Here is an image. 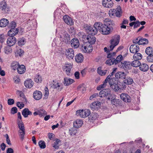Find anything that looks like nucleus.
Wrapping results in <instances>:
<instances>
[{
	"label": "nucleus",
	"mask_w": 153,
	"mask_h": 153,
	"mask_svg": "<svg viewBox=\"0 0 153 153\" xmlns=\"http://www.w3.org/2000/svg\"><path fill=\"white\" fill-rule=\"evenodd\" d=\"M61 38L62 41L66 43H68L70 42V36L67 33H65Z\"/></svg>",
	"instance_id": "nucleus-18"
},
{
	"label": "nucleus",
	"mask_w": 153,
	"mask_h": 153,
	"mask_svg": "<svg viewBox=\"0 0 153 153\" xmlns=\"http://www.w3.org/2000/svg\"><path fill=\"white\" fill-rule=\"evenodd\" d=\"M67 57L70 59H72L74 56V51L73 49L70 48L66 50L65 52Z\"/></svg>",
	"instance_id": "nucleus-10"
},
{
	"label": "nucleus",
	"mask_w": 153,
	"mask_h": 153,
	"mask_svg": "<svg viewBox=\"0 0 153 153\" xmlns=\"http://www.w3.org/2000/svg\"><path fill=\"white\" fill-rule=\"evenodd\" d=\"M97 71L98 73L101 76L105 75L107 71V70H103L100 67H99L97 68Z\"/></svg>",
	"instance_id": "nucleus-34"
},
{
	"label": "nucleus",
	"mask_w": 153,
	"mask_h": 153,
	"mask_svg": "<svg viewBox=\"0 0 153 153\" xmlns=\"http://www.w3.org/2000/svg\"><path fill=\"white\" fill-rule=\"evenodd\" d=\"M5 41V36L4 35H0V42L2 43Z\"/></svg>",
	"instance_id": "nucleus-62"
},
{
	"label": "nucleus",
	"mask_w": 153,
	"mask_h": 153,
	"mask_svg": "<svg viewBox=\"0 0 153 153\" xmlns=\"http://www.w3.org/2000/svg\"><path fill=\"white\" fill-rule=\"evenodd\" d=\"M147 61L150 62H153V55H149L147 57Z\"/></svg>",
	"instance_id": "nucleus-56"
},
{
	"label": "nucleus",
	"mask_w": 153,
	"mask_h": 153,
	"mask_svg": "<svg viewBox=\"0 0 153 153\" xmlns=\"http://www.w3.org/2000/svg\"><path fill=\"white\" fill-rule=\"evenodd\" d=\"M120 39V35H117L114 36V39H112L111 41V45L110 46L111 51L118 44Z\"/></svg>",
	"instance_id": "nucleus-2"
},
{
	"label": "nucleus",
	"mask_w": 153,
	"mask_h": 153,
	"mask_svg": "<svg viewBox=\"0 0 153 153\" xmlns=\"http://www.w3.org/2000/svg\"><path fill=\"white\" fill-rule=\"evenodd\" d=\"M42 96V93L39 91H36L33 94V97L36 100H39L41 99Z\"/></svg>",
	"instance_id": "nucleus-13"
},
{
	"label": "nucleus",
	"mask_w": 153,
	"mask_h": 153,
	"mask_svg": "<svg viewBox=\"0 0 153 153\" xmlns=\"http://www.w3.org/2000/svg\"><path fill=\"white\" fill-rule=\"evenodd\" d=\"M111 103L113 105L117 106L120 104V100L119 99L115 98L111 100Z\"/></svg>",
	"instance_id": "nucleus-42"
},
{
	"label": "nucleus",
	"mask_w": 153,
	"mask_h": 153,
	"mask_svg": "<svg viewBox=\"0 0 153 153\" xmlns=\"http://www.w3.org/2000/svg\"><path fill=\"white\" fill-rule=\"evenodd\" d=\"M140 22L139 21H137L135 22V23H134V28H137L138 27L140 26Z\"/></svg>",
	"instance_id": "nucleus-61"
},
{
	"label": "nucleus",
	"mask_w": 153,
	"mask_h": 153,
	"mask_svg": "<svg viewBox=\"0 0 153 153\" xmlns=\"http://www.w3.org/2000/svg\"><path fill=\"white\" fill-rule=\"evenodd\" d=\"M14 103V100L13 99H10L8 100V104L9 105H12Z\"/></svg>",
	"instance_id": "nucleus-64"
},
{
	"label": "nucleus",
	"mask_w": 153,
	"mask_h": 153,
	"mask_svg": "<svg viewBox=\"0 0 153 153\" xmlns=\"http://www.w3.org/2000/svg\"><path fill=\"white\" fill-rule=\"evenodd\" d=\"M98 115L97 113H92L90 116L89 117V120H94L97 119L98 118Z\"/></svg>",
	"instance_id": "nucleus-41"
},
{
	"label": "nucleus",
	"mask_w": 153,
	"mask_h": 153,
	"mask_svg": "<svg viewBox=\"0 0 153 153\" xmlns=\"http://www.w3.org/2000/svg\"><path fill=\"white\" fill-rule=\"evenodd\" d=\"M127 74L124 72H119L116 73L115 76L117 79H124L126 78Z\"/></svg>",
	"instance_id": "nucleus-17"
},
{
	"label": "nucleus",
	"mask_w": 153,
	"mask_h": 153,
	"mask_svg": "<svg viewBox=\"0 0 153 153\" xmlns=\"http://www.w3.org/2000/svg\"><path fill=\"white\" fill-rule=\"evenodd\" d=\"M123 57L121 55H118L116 59H115V64L120 62L123 60Z\"/></svg>",
	"instance_id": "nucleus-48"
},
{
	"label": "nucleus",
	"mask_w": 153,
	"mask_h": 153,
	"mask_svg": "<svg viewBox=\"0 0 153 153\" xmlns=\"http://www.w3.org/2000/svg\"><path fill=\"white\" fill-rule=\"evenodd\" d=\"M102 3V5L107 8H111L114 4L112 0H103Z\"/></svg>",
	"instance_id": "nucleus-9"
},
{
	"label": "nucleus",
	"mask_w": 153,
	"mask_h": 153,
	"mask_svg": "<svg viewBox=\"0 0 153 153\" xmlns=\"http://www.w3.org/2000/svg\"><path fill=\"white\" fill-rule=\"evenodd\" d=\"M119 89H123L125 88L126 87V86L125 84H123V83L120 82L119 84Z\"/></svg>",
	"instance_id": "nucleus-58"
},
{
	"label": "nucleus",
	"mask_w": 153,
	"mask_h": 153,
	"mask_svg": "<svg viewBox=\"0 0 153 153\" xmlns=\"http://www.w3.org/2000/svg\"><path fill=\"white\" fill-rule=\"evenodd\" d=\"M39 145L41 149H44L46 147L45 142L43 141H39Z\"/></svg>",
	"instance_id": "nucleus-52"
},
{
	"label": "nucleus",
	"mask_w": 153,
	"mask_h": 153,
	"mask_svg": "<svg viewBox=\"0 0 153 153\" xmlns=\"http://www.w3.org/2000/svg\"><path fill=\"white\" fill-rule=\"evenodd\" d=\"M115 12L116 16L118 17H120L122 13L120 6H118L117 8L115 10Z\"/></svg>",
	"instance_id": "nucleus-31"
},
{
	"label": "nucleus",
	"mask_w": 153,
	"mask_h": 153,
	"mask_svg": "<svg viewBox=\"0 0 153 153\" xmlns=\"http://www.w3.org/2000/svg\"><path fill=\"white\" fill-rule=\"evenodd\" d=\"M44 91L45 94L44 96H45V98H47L49 94V91L48 88L47 87H45L44 89Z\"/></svg>",
	"instance_id": "nucleus-54"
},
{
	"label": "nucleus",
	"mask_w": 153,
	"mask_h": 153,
	"mask_svg": "<svg viewBox=\"0 0 153 153\" xmlns=\"http://www.w3.org/2000/svg\"><path fill=\"white\" fill-rule=\"evenodd\" d=\"M94 36L88 35L86 38L88 42L91 45L94 44L96 41V38Z\"/></svg>",
	"instance_id": "nucleus-21"
},
{
	"label": "nucleus",
	"mask_w": 153,
	"mask_h": 153,
	"mask_svg": "<svg viewBox=\"0 0 153 153\" xmlns=\"http://www.w3.org/2000/svg\"><path fill=\"white\" fill-rule=\"evenodd\" d=\"M19 133L21 139L22 140H23L24 138V136L25 134V130L19 131Z\"/></svg>",
	"instance_id": "nucleus-50"
},
{
	"label": "nucleus",
	"mask_w": 153,
	"mask_h": 153,
	"mask_svg": "<svg viewBox=\"0 0 153 153\" xmlns=\"http://www.w3.org/2000/svg\"><path fill=\"white\" fill-rule=\"evenodd\" d=\"M17 111V109L16 107H13L11 109V113L12 114H14L16 113Z\"/></svg>",
	"instance_id": "nucleus-60"
},
{
	"label": "nucleus",
	"mask_w": 153,
	"mask_h": 153,
	"mask_svg": "<svg viewBox=\"0 0 153 153\" xmlns=\"http://www.w3.org/2000/svg\"><path fill=\"white\" fill-rule=\"evenodd\" d=\"M123 81L124 84L128 85H131L134 82L133 79L129 76H126Z\"/></svg>",
	"instance_id": "nucleus-24"
},
{
	"label": "nucleus",
	"mask_w": 153,
	"mask_h": 153,
	"mask_svg": "<svg viewBox=\"0 0 153 153\" xmlns=\"http://www.w3.org/2000/svg\"><path fill=\"white\" fill-rule=\"evenodd\" d=\"M93 50V48L91 45L90 44L87 46V52L88 53L91 52Z\"/></svg>",
	"instance_id": "nucleus-59"
},
{
	"label": "nucleus",
	"mask_w": 153,
	"mask_h": 153,
	"mask_svg": "<svg viewBox=\"0 0 153 153\" xmlns=\"http://www.w3.org/2000/svg\"><path fill=\"white\" fill-rule=\"evenodd\" d=\"M7 40V43L8 46L11 47L13 45L16 41V39L13 36H10Z\"/></svg>",
	"instance_id": "nucleus-8"
},
{
	"label": "nucleus",
	"mask_w": 153,
	"mask_h": 153,
	"mask_svg": "<svg viewBox=\"0 0 153 153\" xmlns=\"http://www.w3.org/2000/svg\"><path fill=\"white\" fill-rule=\"evenodd\" d=\"M72 68V65L71 63H66L63 67V70L66 72L68 75H70L71 71Z\"/></svg>",
	"instance_id": "nucleus-6"
},
{
	"label": "nucleus",
	"mask_w": 153,
	"mask_h": 153,
	"mask_svg": "<svg viewBox=\"0 0 153 153\" xmlns=\"http://www.w3.org/2000/svg\"><path fill=\"white\" fill-rule=\"evenodd\" d=\"M139 66L140 70L143 71H147L149 69V66L145 63L140 64Z\"/></svg>",
	"instance_id": "nucleus-27"
},
{
	"label": "nucleus",
	"mask_w": 153,
	"mask_h": 153,
	"mask_svg": "<svg viewBox=\"0 0 153 153\" xmlns=\"http://www.w3.org/2000/svg\"><path fill=\"white\" fill-rule=\"evenodd\" d=\"M98 93H95L93 95H92L89 98V99L90 100H92L93 99V98H94L96 97H98Z\"/></svg>",
	"instance_id": "nucleus-63"
},
{
	"label": "nucleus",
	"mask_w": 153,
	"mask_h": 153,
	"mask_svg": "<svg viewBox=\"0 0 153 153\" xmlns=\"http://www.w3.org/2000/svg\"><path fill=\"white\" fill-rule=\"evenodd\" d=\"M25 67L24 65H20L17 69L18 73L19 74H22L24 73L25 72Z\"/></svg>",
	"instance_id": "nucleus-26"
},
{
	"label": "nucleus",
	"mask_w": 153,
	"mask_h": 153,
	"mask_svg": "<svg viewBox=\"0 0 153 153\" xmlns=\"http://www.w3.org/2000/svg\"><path fill=\"white\" fill-rule=\"evenodd\" d=\"M71 45L72 47L76 48L79 45V40L76 38L72 39L71 42Z\"/></svg>",
	"instance_id": "nucleus-11"
},
{
	"label": "nucleus",
	"mask_w": 153,
	"mask_h": 153,
	"mask_svg": "<svg viewBox=\"0 0 153 153\" xmlns=\"http://www.w3.org/2000/svg\"><path fill=\"white\" fill-rule=\"evenodd\" d=\"M84 57L81 53L77 54L75 57L76 61L77 63H81L83 60Z\"/></svg>",
	"instance_id": "nucleus-25"
},
{
	"label": "nucleus",
	"mask_w": 153,
	"mask_h": 153,
	"mask_svg": "<svg viewBox=\"0 0 153 153\" xmlns=\"http://www.w3.org/2000/svg\"><path fill=\"white\" fill-rule=\"evenodd\" d=\"M142 57V54L139 53H135L134 55L133 58L134 60H139L141 59Z\"/></svg>",
	"instance_id": "nucleus-39"
},
{
	"label": "nucleus",
	"mask_w": 153,
	"mask_h": 153,
	"mask_svg": "<svg viewBox=\"0 0 153 153\" xmlns=\"http://www.w3.org/2000/svg\"><path fill=\"white\" fill-rule=\"evenodd\" d=\"M42 78L41 76L39 75H36L34 78V81L37 82H41L42 81Z\"/></svg>",
	"instance_id": "nucleus-44"
},
{
	"label": "nucleus",
	"mask_w": 153,
	"mask_h": 153,
	"mask_svg": "<svg viewBox=\"0 0 153 153\" xmlns=\"http://www.w3.org/2000/svg\"><path fill=\"white\" fill-rule=\"evenodd\" d=\"M131 65V62H130L125 61L123 63L122 66L125 70L130 69Z\"/></svg>",
	"instance_id": "nucleus-29"
},
{
	"label": "nucleus",
	"mask_w": 153,
	"mask_h": 153,
	"mask_svg": "<svg viewBox=\"0 0 153 153\" xmlns=\"http://www.w3.org/2000/svg\"><path fill=\"white\" fill-rule=\"evenodd\" d=\"M18 124L19 128L20 129L19 131L25 130L23 123L21 120H19L18 121Z\"/></svg>",
	"instance_id": "nucleus-43"
},
{
	"label": "nucleus",
	"mask_w": 153,
	"mask_h": 153,
	"mask_svg": "<svg viewBox=\"0 0 153 153\" xmlns=\"http://www.w3.org/2000/svg\"><path fill=\"white\" fill-rule=\"evenodd\" d=\"M33 82L31 79H28L24 82L25 86L28 88H31L33 86Z\"/></svg>",
	"instance_id": "nucleus-22"
},
{
	"label": "nucleus",
	"mask_w": 153,
	"mask_h": 153,
	"mask_svg": "<svg viewBox=\"0 0 153 153\" xmlns=\"http://www.w3.org/2000/svg\"><path fill=\"white\" fill-rule=\"evenodd\" d=\"M101 105V104L100 102H94L90 105V107L91 110L94 111L100 108Z\"/></svg>",
	"instance_id": "nucleus-12"
},
{
	"label": "nucleus",
	"mask_w": 153,
	"mask_h": 153,
	"mask_svg": "<svg viewBox=\"0 0 153 153\" xmlns=\"http://www.w3.org/2000/svg\"><path fill=\"white\" fill-rule=\"evenodd\" d=\"M38 112L39 115L41 117L44 116L47 114L46 112L45 111L42 109H40L38 110Z\"/></svg>",
	"instance_id": "nucleus-46"
},
{
	"label": "nucleus",
	"mask_w": 153,
	"mask_h": 153,
	"mask_svg": "<svg viewBox=\"0 0 153 153\" xmlns=\"http://www.w3.org/2000/svg\"><path fill=\"white\" fill-rule=\"evenodd\" d=\"M17 106L20 109H21L24 107V105L22 102H18L17 103Z\"/></svg>",
	"instance_id": "nucleus-57"
},
{
	"label": "nucleus",
	"mask_w": 153,
	"mask_h": 153,
	"mask_svg": "<svg viewBox=\"0 0 153 153\" xmlns=\"http://www.w3.org/2000/svg\"><path fill=\"white\" fill-rule=\"evenodd\" d=\"M90 110L85 109V110H80L76 111V114L77 116H79L82 118H85L90 114Z\"/></svg>",
	"instance_id": "nucleus-3"
},
{
	"label": "nucleus",
	"mask_w": 153,
	"mask_h": 153,
	"mask_svg": "<svg viewBox=\"0 0 153 153\" xmlns=\"http://www.w3.org/2000/svg\"><path fill=\"white\" fill-rule=\"evenodd\" d=\"M131 65L134 67H137L140 65V62L138 60H135L131 62Z\"/></svg>",
	"instance_id": "nucleus-37"
},
{
	"label": "nucleus",
	"mask_w": 153,
	"mask_h": 153,
	"mask_svg": "<svg viewBox=\"0 0 153 153\" xmlns=\"http://www.w3.org/2000/svg\"><path fill=\"white\" fill-rule=\"evenodd\" d=\"M64 84L67 86L70 85L74 81L73 79L67 77L64 78Z\"/></svg>",
	"instance_id": "nucleus-32"
},
{
	"label": "nucleus",
	"mask_w": 153,
	"mask_h": 153,
	"mask_svg": "<svg viewBox=\"0 0 153 153\" xmlns=\"http://www.w3.org/2000/svg\"><path fill=\"white\" fill-rule=\"evenodd\" d=\"M60 141L59 140L56 139L55 142L53 144V147L55 149H58L59 148V142Z\"/></svg>",
	"instance_id": "nucleus-47"
},
{
	"label": "nucleus",
	"mask_w": 153,
	"mask_h": 153,
	"mask_svg": "<svg viewBox=\"0 0 153 153\" xmlns=\"http://www.w3.org/2000/svg\"><path fill=\"white\" fill-rule=\"evenodd\" d=\"M10 47L9 46H6L4 48V52L5 53L8 54L11 53L12 51V50L10 48Z\"/></svg>",
	"instance_id": "nucleus-49"
},
{
	"label": "nucleus",
	"mask_w": 153,
	"mask_h": 153,
	"mask_svg": "<svg viewBox=\"0 0 153 153\" xmlns=\"http://www.w3.org/2000/svg\"><path fill=\"white\" fill-rule=\"evenodd\" d=\"M19 65V63L17 62H13L11 64V67L14 70H17Z\"/></svg>",
	"instance_id": "nucleus-38"
},
{
	"label": "nucleus",
	"mask_w": 153,
	"mask_h": 153,
	"mask_svg": "<svg viewBox=\"0 0 153 153\" xmlns=\"http://www.w3.org/2000/svg\"><path fill=\"white\" fill-rule=\"evenodd\" d=\"M19 32V30L16 28H11L8 32V35L9 36H14L17 34Z\"/></svg>",
	"instance_id": "nucleus-20"
},
{
	"label": "nucleus",
	"mask_w": 153,
	"mask_h": 153,
	"mask_svg": "<svg viewBox=\"0 0 153 153\" xmlns=\"http://www.w3.org/2000/svg\"><path fill=\"white\" fill-rule=\"evenodd\" d=\"M22 114L24 117H26L28 115H32V113L28 108H25L23 110Z\"/></svg>",
	"instance_id": "nucleus-30"
},
{
	"label": "nucleus",
	"mask_w": 153,
	"mask_h": 153,
	"mask_svg": "<svg viewBox=\"0 0 153 153\" xmlns=\"http://www.w3.org/2000/svg\"><path fill=\"white\" fill-rule=\"evenodd\" d=\"M120 97L121 99L124 102H129L131 101L130 96L125 93H122L120 94Z\"/></svg>",
	"instance_id": "nucleus-16"
},
{
	"label": "nucleus",
	"mask_w": 153,
	"mask_h": 153,
	"mask_svg": "<svg viewBox=\"0 0 153 153\" xmlns=\"http://www.w3.org/2000/svg\"><path fill=\"white\" fill-rule=\"evenodd\" d=\"M63 18L65 22L68 25H71L74 24L73 21L69 16L65 15L63 17Z\"/></svg>",
	"instance_id": "nucleus-14"
},
{
	"label": "nucleus",
	"mask_w": 153,
	"mask_h": 153,
	"mask_svg": "<svg viewBox=\"0 0 153 153\" xmlns=\"http://www.w3.org/2000/svg\"><path fill=\"white\" fill-rule=\"evenodd\" d=\"M85 27L89 35H94L97 33V29L94 27H93L90 25H85Z\"/></svg>",
	"instance_id": "nucleus-5"
},
{
	"label": "nucleus",
	"mask_w": 153,
	"mask_h": 153,
	"mask_svg": "<svg viewBox=\"0 0 153 153\" xmlns=\"http://www.w3.org/2000/svg\"><path fill=\"white\" fill-rule=\"evenodd\" d=\"M78 89L79 90L83 91H85L86 90V88L84 87V85H79L78 87Z\"/></svg>",
	"instance_id": "nucleus-55"
},
{
	"label": "nucleus",
	"mask_w": 153,
	"mask_h": 153,
	"mask_svg": "<svg viewBox=\"0 0 153 153\" xmlns=\"http://www.w3.org/2000/svg\"><path fill=\"white\" fill-rule=\"evenodd\" d=\"M139 50V47L138 45L134 44L131 45L130 47V51L132 53H136Z\"/></svg>",
	"instance_id": "nucleus-15"
},
{
	"label": "nucleus",
	"mask_w": 153,
	"mask_h": 153,
	"mask_svg": "<svg viewBox=\"0 0 153 153\" xmlns=\"http://www.w3.org/2000/svg\"><path fill=\"white\" fill-rule=\"evenodd\" d=\"M83 124V121L80 119H78L74 121L73 123L74 127L76 128H78L81 127Z\"/></svg>",
	"instance_id": "nucleus-19"
},
{
	"label": "nucleus",
	"mask_w": 153,
	"mask_h": 153,
	"mask_svg": "<svg viewBox=\"0 0 153 153\" xmlns=\"http://www.w3.org/2000/svg\"><path fill=\"white\" fill-rule=\"evenodd\" d=\"M51 87L57 89L59 91H61L63 88L62 86L59 82H55L51 86Z\"/></svg>",
	"instance_id": "nucleus-33"
},
{
	"label": "nucleus",
	"mask_w": 153,
	"mask_h": 153,
	"mask_svg": "<svg viewBox=\"0 0 153 153\" xmlns=\"http://www.w3.org/2000/svg\"><path fill=\"white\" fill-rule=\"evenodd\" d=\"M110 91L108 89H104L101 91L99 94V96L101 97H105L110 95Z\"/></svg>",
	"instance_id": "nucleus-7"
},
{
	"label": "nucleus",
	"mask_w": 153,
	"mask_h": 153,
	"mask_svg": "<svg viewBox=\"0 0 153 153\" xmlns=\"http://www.w3.org/2000/svg\"><path fill=\"white\" fill-rule=\"evenodd\" d=\"M8 20L6 19H2L0 20V27H4L6 26L8 24Z\"/></svg>",
	"instance_id": "nucleus-28"
},
{
	"label": "nucleus",
	"mask_w": 153,
	"mask_h": 153,
	"mask_svg": "<svg viewBox=\"0 0 153 153\" xmlns=\"http://www.w3.org/2000/svg\"><path fill=\"white\" fill-rule=\"evenodd\" d=\"M26 41L25 38H22L19 39L18 42V44L19 46H22L25 43Z\"/></svg>",
	"instance_id": "nucleus-45"
},
{
	"label": "nucleus",
	"mask_w": 153,
	"mask_h": 153,
	"mask_svg": "<svg viewBox=\"0 0 153 153\" xmlns=\"http://www.w3.org/2000/svg\"><path fill=\"white\" fill-rule=\"evenodd\" d=\"M148 43V39H142L140 37V39H139V45H146Z\"/></svg>",
	"instance_id": "nucleus-40"
},
{
	"label": "nucleus",
	"mask_w": 153,
	"mask_h": 153,
	"mask_svg": "<svg viewBox=\"0 0 153 153\" xmlns=\"http://www.w3.org/2000/svg\"><path fill=\"white\" fill-rule=\"evenodd\" d=\"M7 8L6 1L4 0L0 3V9L4 12H5L6 9Z\"/></svg>",
	"instance_id": "nucleus-23"
},
{
	"label": "nucleus",
	"mask_w": 153,
	"mask_h": 153,
	"mask_svg": "<svg viewBox=\"0 0 153 153\" xmlns=\"http://www.w3.org/2000/svg\"><path fill=\"white\" fill-rule=\"evenodd\" d=\"M104 24L100 22H95L94 25V27L98 30L102 32L104 34H108L113 30V27L114 23L113 21L108 19H105L104 21Z\"/></svg>",
	"instance_id": "nucleus-1"
},
{
	"label": "nucleus",
	"mask_w": 153,
	"mask_h": 153,
	"mask_svg": "<svg viewBox=\"0 0 153 153\" xmlns=\"http://www.w3.org/2000/svg\"><path fill=\"white\" fill-rule=\"evenodd\" d=\"M109 84L111 88L115 91H117L119 90V86L117 84V82L115 78H111L109 81Z\"/></svg>",
	"instance_id": "nucleus-4"
},
{
	"label": "nucleus",
	"mask_w": 153,
	"mask_h": 153,
	"mask_svg": "<svg viewBox=\"0 0 153 153\" xmlns=\"http://www.w3.org/2000/svg\"><path fill=\"white\" fill-rule=\"evenodd\" d=\"M146 53L149 55H150L153 54V48L151 47H147L145 50Z\"/></svg>",
	"instance_id": "nucleus-35"
},
{
	"label": "nucleus",
	"mask_w": 153,
	"mask_h": 153,
	"mask_svg": "<svg viewBox=\"0 0 153 153\" xmlns=\"http://www.w3.org/2000/svg\"><path fill=\"white\" fill-rule=\"evenodd\" d=\"M69 132L71 136H73L76 134L77 130L74 129H71L69 130Z\"/></svg>",
	"instance_id": "nucleus-53"
},
{
	"label": "nucleus",
	"mask_w": 153,
	"mask_h": 153,
	"mask_svg": "<svg viewBox=\"0 0 153 153\" xmlns=\"http://www.w3.org/2000/svg\"><path fill=\"white\" fill-rule=\"evenodd\" d=\"M80 46L81 47L80 48L83 52L85 53H88L87 52V46L85 45H80Z\"/></svg>",
	"instance_id": "nucleus-51"
},
{
	"label": "nucleus",
	"mask_w": 153,
	"mask_h": 153,
	"mask_svg": "<svg viewBox=\"0 0 153 153\" xmlns=\"http://www.w3.org/2000/svg\"><path fill=\"white\" fill-rule=\"evenodd\" d=\"M115 59L114 58H111L108 59L106 61V63L109 65H111L115 64Z\"/></svg>",
	"instance_id": "nucleus-36"
}]
</instances>
